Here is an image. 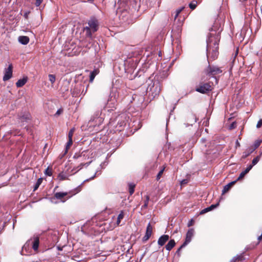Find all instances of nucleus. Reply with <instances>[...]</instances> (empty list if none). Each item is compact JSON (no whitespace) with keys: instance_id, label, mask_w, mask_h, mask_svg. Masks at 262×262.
<instances>
[{"instance_id":"obj_1","label":"nucleus","mask_w":262,"mask_h":262,"mask_svg":"<svg viewBox=\"0 0 262 262\" xmlns=\"http://www.w3.org/2000/svg\"><path fill=\"white\" fill-rule=\"evenodd\" d=\"M220 35L217 34L211 35L207 41V56L208 63L210 61L215 60L219 55V45L220 40Z\"/></svg>"},{"instance_id":"obj_2","label":"nucleus","mask_w":262,"mask_h":262,"mask_svg":"<svg viewBox=\"0 0 262 262\" xmlns=\"http://www.w3.org/2000/svg\"><path fill=\"white\" fill-rule=\"evenodd\" d=\"M222 72L221 68L209 63L208 67L204 69L202 73V80H209L211 77H215L216 75L221 74Z\"/></svg>"},{"instance_id":"obj_3","label":"nucleus","mask_w":262,"mask_h":262,"mask_svg":"<svg viewBox=\"0 0 262 262\" xmlns=\"http://www.w3.org/2000/svg\"><path fill=\"white\" fill-rule=\"evenodd\" d=\"M73 158L80 162V165L77 167L78 170L82 168L84 166H88L92 160L90 159L89 154L88 151H83L81 153H75Z\"/></svg>"},{"instance_id":"obj_4","label":"nucleus","mask_w":262,"mask_h":262,"mask_svg":"<svg viewBox=\"0 0 262 262\" xmlns=\"http://www.w3.org/2000/svg\"><path fill=\"white\" fill-rule=\"evenodd\" d=\"M89 26L84 28V31L85 32L86 37L92 38V33L96 32L99 28V23L98 20L92 17L88 21Z\"/></svg>"},{"instance_id":"obj_5","label":"nucleus","mask_w":262,"mask_h":262,"mask_svg":"<svg viewBox=\"0 0 262 262\" xmlns=\"http://www.w3.org/2000/svg\"><path fill=\"white\" fill-rule=\"evenodd\" d=\"M81 190V186H79L77 188L70 191L69 192H56L54 194V197L60 200L62 202H65L68 199L71 198L72 196L78 193Z\"/></svg>"},{"instance_id":"obj_6","label":"nucleus","mask_w":262,"mask_h":262,"mask_svg":"<svg viewBox=\"0 0 262 262\" xmlns=\"http://www.w3.org/2000/svg\"><path fill=\"white\" fill-rule=\"evenodd\" d=\"M213 89V82H200L199 84L196 86L195 91L201 94H208Z\"/></svg>"},{"instance_id":"obj_7","label":"nucleus","mask_w":262,"mask_h":262,"mask_svg":"<svg viewBox=\"0 0 262 262\" xmlns=\"http://www.w3.org/2000/svg\"><path fill=\"white\" fill-rule=\"evenodd\" d=\"M18 119L21 122H28L32 119L31 114L28 111L21 112L17 115Z\"/></svg>"},{"instance_id":"obj_8","label":"nucleus","mask_w":262,"mask_h":262,"mask_svg":"<svg viewBox=\"0 0 262 262\" xmlns=\"http://www.w3.org/2000/svg\"><path fill=\"white\" fill-rule=\"evenodd\" d=\"M162 87L159 82L154 83L153 85L150 88L149 91L151 92L152 96L156 97L160 94L161 91Z\"/></svg>"},{"instance_id":"obj_9","label":"nucleus","mask_w":262,"mask_h":262,"mask_svg":"<svg viewBox=\"0 0 262 262\" xmlns=\"http://www.w3.org/2000/svg\"><path fill=\"white\" fill-rule=\"evenodd\" d=\"M194 230L193 228L189 229L186 235L185 241L183 244V246H186L191 241L192 237L193 236Z\"/></svg>"},{"instance_id":"obj_10","label":"nucleus","mask_w":262,"mask_h":262,"mask_svg":"<svg viewBox=\"0 0 262 262\" xmlns=\"http://www.w3.org/2000/svg\"><path fill=\"white\" fill-rule=\"evenodd\" d=\"M12 70L13 66L12 64L9 65L7 69H6L5 74L3 77L4 81H7L10 79L12 76Z\"/></svg>"},{"instance_id":"obj_11","label":"nucleus","mask_w":262,"mask_h":262,"mask_svg":"<svg viewBox=\"0 0 262 262\" xmlns=\"http://www.w3.org/2000/svg\"><path fill=\"white\" fill-rule=\"evenodd\" d=\"M152 227L151 226L150 223H148L146 227L145 234L142 238L143 242H146L149 239L152 233Z\"/></svg>"},{"instance_id":"obj_12","label":"nucleus","mask_w":262,"mask_h":262,"mask_svg":"<svg viewBox=\"0 0 262 262\" xmlns=\"http://www.w3.org/2000/svg\"><path fill=\"white\" fill-rule=\"evenodd\" d=\"M169 236L167 234H164L162 236H161L158 241V244L160 246H164L165 243L169 240Z\"/></svg>"},{"instance_id":"obj_13","label":"nucleus","mask_w":262,"mask_h":262,"mask_svg":"<svg viewBox=\"0 0 262 262\" xmlns=\"http://www.w3.org/2000/svg\"><path fill=\"white\" fill-rule=\"evenodd\" d=\"M237 181V180H235L226 185L224 187L222 194H224L226 193H227L231 189V188L236 183Z\"/></svg>"},{"instance_id":"obj_14","label":"nucleus","mask_w":262,"mask_h":262,"mask_svg":"<svg viewBox=\"0 0 262 262\" xmlns=\"http://www.w3.org/2000/svg\"><path fill=\"white\" fill-rule=\"evenodd\" d=\"M39 244V238L38 236H35L33 238L32 248L35 251H37Z\"/></svg>"},{"instance_id":"obj_15","label":"nucleus","mask_w":262,"mask_h":262,"mask_svg":"<svg viewBox=\"0 0 262 262\" xmlns=\"http://www.w3.org/2000/svg\"><path fill=\"white\" fill-rule=\"evenodd\" d=\"M219 205V202L215 204H212L210 206L207 207V208L203 209L202 210H201L200 214H204L207 213V212H209V211L214 209V208L217 207Z\"/></svg>"},{"instance_id":"obj_16","label":"nucleus","mask_w":262,"mask_h":262,"mask_svg":"<svg viewBox=\"0 0 262 262\" xmlns=\"http://www.w3.org/2000/svg\"><path fill=\"white\" fill-rule=\"evenodd\" d=\"M28 77H24L23 79H19L16 83V86L17 88H21L27 82Z\"/></svg>"},{"instance_id":"obj_17","label":"nucleus","mask_w":262,"mask_h":262,"mask_svg":"<svg viewBox=\"0 0 262 262\" xmlns=\"http://www.w3.org/2000/svg\"><path fill=\"white\" fill-rule=\"evenodd\" d=\"M252 165H248L247 166V167L246 168V169L242 171L240 174H239V176L238 177V178H237V179L236 180L237 181L240 180V179H243L244 176L247 173L249 172V171L252 169Z\"/></svg>"},{"instance_id":"obj_18","label":"nucleus","mask_w":262,"mask_h":262,"mask_svg":"<svg viewBox=\"0 0 262 262\" xmlns=\"http://www.w3.org/2000/svg\"><path fill=\"white\" fill-rule=\"evenodd\" d=\"M176 245V242L174 239H170L167 245L165 246V248L168 251H170Z\"/></svg>"},{"instance_id":"obj_19","label":"nucleus","mask_w":262,"mask_h":262,"mask_svg":"<svg viewBox=\"0 0 262 262\" xmlns=\"http://www.w3.org/2000/svg\"><path fill=\"white\" fill-rule=\"evenodd\" d=\"M29 40V38L26 36H20L18 38V41L23 45L28 44Z\"/></svg>"},{"instance_id":"obj_20","label":"nucleus","mask_w":262,"mask_h":262,"mask_svg":"<svg viewBox=\"0 0 262 262\" xmlns=\"http://www.w3.org/2000/svg\"><path fill=\"white\" fill-rule=\"evenodd\" d=\"M99 71L98 69H95L90 73V82H92L95 76L99 73Z\"/></svg>"},{"instance_id":"obj_21","label":"nucleus","mask_w":262,"mask_h":262,"mask_svg":"<svg viewBox=\"0 0 262 262\" xmlns=\"http://www.w3.org/2000/svg\"><path fill=\"white\" fill-rule=\"evenodd\" d=\"M124 216V213L123 210L121 211L120 213L119 214L118 217H117V224L118 225H119L121 220L123 219Z\"/></svg>"},{"instance_id":"obj_22","label":"nucleus","mask_w":262,"mask_h":262,"mask_svg":"<svg viewBox=\"0 0 262 262\" xmlns=\"http://www.w3.org/2000/svg\"><path fill=\"white\" fill-rule=\"evenodd\" d=\"M58 178L60 181H63L68 179L67 175L64 174L63 172L60 173L58 176Z\"/></svg>"},{"instance_id":"obj_23","label":"nucleus","mask_w":262,"mask_h":262,"mask_svg":"<svg viewBox=\"0 0 262 262\" xmlns=\"http://www.w3.org/2000/svg\"><path fill=\"white\" fill-rule=\"evenodd\" d=\"M145 199L144 200V204L142 206V208H146L147 207L148 204V202L149 200V196L148 195H146L145 196Z\"/></svg>"},{"instance_id":"obj_24","label":"nucleus","mask_w":262,"mask_h":262,"mask_svg":"<svg viewBox=\"0 0 262 262\" xmlns=\"http://www.w3.org/2000/svg\"><path fill=\"white\" fill-rule=\"evenodd\" d=\"M197 5H198V2L196 1H192L189 4V7L191 10H194L196 8Z\"/></svg>"},{"instance_id":"obj_25","label":"nucleus","mask_w":262,"mask_h":262,"mask_svg":"<svg viewBox=\"0 0 262 262\" xmlns=\"http://www.w3.org/2000/svg\"><path fill=\"white\" fill-rule=\"evenodd\" d=\"M254 151V149H250L248 151H245L243 153V155H242V158L243 159H245L247 157H248L251 153L253 152V151Z\"/></svg>"},{"instance_id":"obj_26","label":"nucleus","mask_w":262,"mask_h":262,"mask_svg":"<svg viewBox=\"0 0 262 262\" xmlns=\"http://www.w3.org/2000/svg\"><path fill=\"white\" fill-rule=\"evenodd\" d=\"M233 259L235 260V262L238 261H242L245 259V258L244 257V255L243 254H241L239 255H237L232 258Z\"/></svg>"},{"instance_id":"obj_27","label":"nucleus","mask_w":262,"mask_h":262,"mask_svg":"<svg viewBox=\"0 0 262 262\" xmlns=\"http://www.w3.org/2000/svg\"><path fill=\"white\" fill-rule=\"evenodd\" d=\"M72 144H73V140H72V139H69V141L67 143V144H66L65 153H67L68 152L69 149L71 146Z\"/></svg>"},{"instance_id":"obj_28","label":"nucleus","mask_w":262,"mask_h":262,"mask_svg":"<svg viewBox=\"0 0 262 262\" xmlns=\"http://www.w3.org/2000/svg\"><path fill=\"white\" fill-rule=\"evenodd\" d=\"M42 182V178H39L37 180V182H36V184H35V185L34 186V191H35V190H37L38 189V188L39 187L40 185L41 184Z\"/></svg>"},{"instance_id":"obj_29","label":"nucleus","mask_w":262,"mask_h":262,"mask_svg":"<svg viewBox=\"0 0 262 262\" xmlns=\"http://www.w3.org/2000/svg\"><path fill=\"white\" fill-rule=\"evenodd\" d=\"M165 170V167L163 166L161 167V170H160V171L159 172V173H158L157 176V180H159L161 178V177H162L163 172H164V171Z\"/></svg>"},{"instance_id":"obj_30","label":"nucleus","mask_w":262,"mask_h":262,"mask_svg":"<svg viewBox=\"0 0 262 262\" xmlns=\"http://www.w3.org/2000/svg\"><path fill=\"white\" fill-rule=\"evenodd\" d=\"M135 185L134 184H129V192L130 195L134 193L135 191Z\"/></svg>"},{"instance_id":"obj_31","label":"nucleus","mask_w":262,"mask_h":262,"mask_svg":"<svg viewBox=\"0 0 262 262\" xmlns=\"http://www.w3.org/2000/svg\"><path fill=\"white\" fill-rule=\"evenodd\" d=\"M49 79L52 84H53L56 80V77L54 75L49 74Z\"/></svg>"},{"instance_id":"obj_32","label":"nucleus","mask_w":262,"mask_h":262,"mask_svg":"<svg viewBox=\"0 0 262 262\" xmlns=\"http://www.w3.org/2000/svg\"><path fill=\"white\" fill-rule=\"evenodd\" d=\"M75 128H71L68 134V139H72L73 134L75 132Z\"/></svg>"},{"instance_id":"obj_33","label":"nucleus","mask_w":262,"mask_h":262,"mask_svg":"<svg viewBox=\"0 0 262 262\" xmlns=\"http://www.w3.org/2000/svg\"><path fill=\"white\" fill-rule=\"evenodd\" d=\"M261 142V140H256L254 144V148L253 149L254 150L255 149L258 148L260 146Z\"/></svg>"},{"instance_id":"obj_34","label":"nucleus","mask_w":262,"mask_h":262,"mask_svg":"<svg viewBox=\"0 0 262 262\" xmlns=\"http://www.w3.org/2000/svg\"><path fill=\"white\" fill-rule=\"evenodd\" d=\"M260 159V157L259 156H257L256 158H254L252 162V164L250 165H252V167L256 164Z\"/></svg>"},{"instance_id":"obj_35","label":"nucleus","mask_w":262,"mask_h":262,"mask_svg":"<svg viewBox=\"0 0 262 262\" xmlns=\"http://www.w3.org/2000/svg\"><path fill=\"white\" fill-rule=\"evenodd\" d=\"M45 174H46L47 176H51L52 175V169L49 168V167L47 168L45 171Z\"/></svg>"},{"instance_id":"obj_36","label":"nucleus","mask_w":262,"mask_h":262,"mask_svg":"<svg viewBox=\"0 0 262 262\" xmlns=\"http://www.w3.org/2000/svg\"><path fill=\"white\" fill-rule=\"evenodd\" d=\"M63 112V109L62 108H59L57 110L55 114L54 115L55 116H59L61 113Z\"/></svg>"},{"instance_id":"obj_37","label":"nucleus","mask_w":262,"mask_h":262,"mask_svg":"<svg viewBox=\"0 0 262 262\" xmlns=\"http://www.w3.org/2000/svg\"><path fill=\"white\" fill-rule=\"evenodd\" d=\"M194 220L192 219L188 222L187 226L189 227L190 226H193L194 225Z\"/></svg>"},{"instance_id":"obj_38","label":"nucleus","mask_w":262,"mask_h":262,"mask_svg":"<svg viewBox=\"0 0 262 262\" xmlns=\"http://www.w3.org/2000/svg\"><path fill=\"white\" fill-rule=\"evenodd\" d=\"M43 2V0H36V2H35V6L36 7H39L40 4L42 3V2Z\"/></svg>"},{"instance_id":"obj_39","label":"nucleus","mask_w":262,"mask_h":262,"mask_svg":"<svg viewBox=\"0 0 262 262\" xmlns=\"http://www.w3.org/2000/svg\"><path fill=\"white\" fill-rule=\"evenodd\" d=\"M261 126H262V119H260L256 125V127L257 128H260Z\"/></svg>"},{"instance_id":"obj_40","label":"nucleus","mask_w":262,"mask_h":262,"mask_svg":"<svg viewBox=\"0 0 262 262\" xmlns=\"http://www.w3.org/2000/svg\"><path fill=\"white\" fill-rule=\"evenodd\" d=\"M183 9H184V7H182L180 9H177L176 10V12L177 13V14H179Z\"/></svg>"},{"instance_id":"obj_41","label":"nucleus","mask_w":262,"mask_h":262,"mask_svg":"<svg viewBox=\"0 0 262 262\" xmlns=\"http://www.w3.org/2000/svg\"><path fill=\"white\" fill-rule=\"evenodd\" d=\"M236 127V123L235 122H233L230 126V129L234 128Z\"/></svg>"},{"instance_id":"obj_42","label":"nucleus","mask_w":262,"mask_h":262,"mask_svg":"<svg viewBox=\"0 0 262 262\" xmlns=\"http://www.w3.org/2000/svg\"><path fill=\"white\" fill-rule=\"evenodd\" d=\"M185 246H183V244L181 246V247L177 250L176 253H177L178 254H179V253L181 251V250L184 248Z\"/></svg>"},{"instance_id":"obj_43","label":"nucleus","mask_w":262,"mask_h":262,"mask_svg":"<svg viewBox=\"0 0 262 262\" xmlns=\"http://www.w3.org/2000/svg\"><path fill=\"white\" fill-rule=\"evenodd\" d=\"M29 13H30L29 11L26 12V13H25L24 16L25 17V18L28 19V15L29 14Z\"/></svg>"},{"instance_id":"obj_44","label":"nucleus","mask_w":262,"mask_h":262,"mask_svg":"<svg viewBox=\"0 0 262 262\" xmlns=\"http://www.w3.org/2000/svg\"><path fill=\"white\" fill-rule=\"evenodd\" d=\"M236 146H238V147L240 146V144L237 141L236 142Z\"/></svg>"},{"instance_id":"obj_45","label":"nucleus","mask_w":262,"mask_h":262,"mask_svg":"<svg viewBox=\"0 0 262 262\" xmlns=\"http://www.w3.org/2000/svg\"><path fill=\"white\" fill-rule=\"evenodd\" d=\"M179 14H177V13L176 12V14L174 16V19L177 18V17L178 16Z\"/></svg>"},{"instance_id":"obj_46","label":"nucleus","mask_w":262,"mask_h":262,"mask_svg":"<svg viewBox=\"0 0 262 262\" xmlns=\"http://www.w3.org/2000/svg\"><path fill=\"white\" fill-rule=\"evenodd\" d=\"M86 1L89 2H93V0H86Z\"/></svg>"},{"instance_id":"obj_47","label":"nucleus","mask_w":262,"mask_h":262,"mask_svg":"<svg viewBox=\"0 0 262 262\" xmlns=\"http://www.w3.org/2000/svg\"><path fill=\"white\" fill-rule=\"evenodd\" d=\"M230 262H235V260L232 259Z\"/></svg>"},{"instance_id":"obj_48","label":"nucleus","mask_w":262,"mask_h":262,"mask_svg":"<svg viewBox=\"0 0 262 262\" xmlns=\"http://www.w3.org/2000/svg\"><path fill=\"white\" fill-rule=\"evenodd\" d=\"M182 183H185L186 182H185V180H183L182 182Z\"/></svg>"},{"instance_id":"obj_49","label":"nucleus","mask_w":262,"mask_h":262,"mask_svg":"<svg viewBox=\"0 0 262 262\" xmlns=\"http://www.w3.org/2000/svg\"><path fill=\"white\" fill-rule=\"evenodd\" d=\"M247 0H240V1L241 2H245V1H246Z\"/></svg>"}]
</instances>
